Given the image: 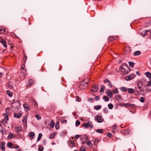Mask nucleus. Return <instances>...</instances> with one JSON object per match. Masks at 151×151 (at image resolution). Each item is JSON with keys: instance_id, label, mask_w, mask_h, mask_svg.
<instances>
[{"instance_id": "1", "label": "nucleus", "mask_w": 151, "mask_h": 151, "mask_svg": "<svg viewBox=\"0 0 151 151\" xmlns=\"http://www.w3.org/2000/svg\"><path fill=\"white\" fill-rule=\"evenodd\" d=\"M120 69L121 71L124 74H126L129 73L130 71V68L127 65L123 64L120 67Z\"/></svg>"}, {"instance_id": "2", "label": "nucleus", "mask_w": 151, "mask_h": 151, "mask_svg": "<svg viewBox=\"0 0 151 151\" xmlns=\"http://www.w3.org/2000/svg\"><path fill=\"white\" fill-rule=\"evenodd\" d=\"M9 114V112H6L3 114L4 119H2L1 120V122L3 124H5L6 122H7L8 120V116Z\"/></svg>"}, {"instance_id": "3", "label": "nucleus", "mask_w": 151, "mask_h": 151, "mask_svg": "<svg viewBox=\"0 0 151 151\" xmlns=\"http://www.w3.org/2000/svg\"><path fill=\"white\" fill-rule=\"evenodd\" d=\"M135 76V74H131L130 75L126 76L124 77L125 79L127 81H130L133 79Z\"/></svg>"}, {"instance_id": "4", "label": "nucleus", "mask_w": 151, "mask_h": 151, "mask_svg": "<svg viewBox=\"0 0 151 151\" xmlns=\"http://www.w3.org/2000/svg\"><path fill=\"white\" fill-rule=\"evenodd\" d=\"M96 121L98 123H101L104 121L102 116L99 115L96 116L95 117Z\"/></svg>"}, {"instance_id": "5", "label": "nucleus", "mask_w": 151, "mask_h": 151, "mask_svg": "<svg viewBox=\"0 0 151 151\" xmlns=\"http://www.w3.org/2000/svg\"><path fill=\"white\" fill-rule=\"evenodd\" d=\"M142 83L141 82H139L138 84V87L137 88L139 89V91L140 92H143L144 91V89L142 87Z\"/></svg>"}, {"instance_id": "6", "label": "nucleus", "mask_w": 151, "mask_h": 151, "mask_svg": "<svg viewBox=\"0 0 151 151\" xmlns=\"http://www.w3.org/2000/svg\"><path fill=\"white\" fill-rule=\"evenodd\" d=\"M14 128L15 130L17 132L21 131L22 130V127L21 126H16Z\"/></svg>"}, {"instance_id": "7", "label": "nucleus", "mask_w": 151, "mask_h": 151, "mask_svg": "<svg viewBox=\"0 0 151 151\" xmlns=\"http://www.w3.org/2000/svg\"><path fill=\"white\" fill-rule=\"evenodd\" d=\"M15 85L12 82H9L6 85L7 87L9 88L12 89L13 88V86Z\"/></svg>"}, {"instance_id": "8", "label": "nucleus", "mask_w": 151, "mask_h": 151, "mask_svg": "<svg viewBox=\"0 0 151 151\" xmlns=\"http://www.w3.org/2000/svg\"><path fill=\"white\" fill-rule=\"evenodd\" d=\"M0 148L3 151H5V144L4 142H1Z\"/></svg>"}, {"instance_id": "9", "label": "nucleus", "mask_w": 151, "mask_h": 151, "mask_svg": "<svg viewBox=\"0 0 151 151\" xmlns=\"http://www.w3.org/2000/svg\"><path fill=\"white\" fill-rule=\"evenodd\" d=\"M22 114L21 113H15L14 115V116L17 118H20L22 116Z\"/></svg>"}, {"instance_id": "10", "label": "nucleus", "mask_w": 151, "mask_h": 151, "mask_svg": "<svg viewBox=\"0 0 151 151\" xmlns=\"http://www.w3.org/2000/svg\"><path fill=\"white\" fill-rule=\"evenodd\" d=\"M23 107L25 111H28L29 109V107L28 105L24 104H23Z\"/></svg>"}, {"instance_id": "11", "label": "nucleus", "mask_w": 151, "mask_h": 151, "mask_svg": "<svg viewBox=\"0 0 151 151\" xmlns=\"http://www.w3.org/2000/svg\"><path fill=\"white\" fill-rule=\"evenodd\" d=\"M0 42L5 47H7V44L6 41L4 39L1 40Z\"/></svg>"}, {"instance_id": "12", "label": "nucleus", "mask_w": 151, "mask_h": 151, "mask_svg": "<svg viewBox=\"0 0 151 151\" xmlns=\"http://www.w3.org/2000/svg\"><path fill=\"white\" fill-rule=\"evenodd\" d=\"M34 81L32 79L29 80L28 82V84L27 85V86H30L34 83Z\"/></svg>"}, {"instance_id": "13", "label": "nucleus", "mask_w": 151, "mask_h": 151, "mask_svg": "<svg viewBox=\"0 0 151 151\" xmlns=\"http://www.w3.org/2000/svg\"><path fill=\"white\" fill-rule=\"evenodd\" d=\"M106 93L108 96L110 98H112L113 97V94L111 91H106Z\"/></svg>"}, {"instance_id": "14", "label": "nucleus", "mask_w": 151, "mask_h": 151, "mask_svg": "<svg viewBox=\"0 0 151 151\" xmlns=\"http://www.w3.org/2000/svg\"><path fill=\"white\" fill-rule=\"evenodd\" d=\"M15 136L14 135L13 133H10L7 137L8 139H11L12 138H14Z\"/></svg>"}, {"instance_id": "15", "label": "nucleus", "mask_w": 151, "mask_h": 151, "mask_svg": "<svg viewBox=\"0 0 151 151\" xmlns=\"http://www.w3.org/2000/svg\"><path fill=\"white\" fill-rule=\"evenodd\" d=\"M145 75L148 78H150V79H151V73L149 72H147L145 73Z\"/></svg>"}, {"instance_id": "16", "label": "nucleus", "mask_w": 151, "mask_h": 151, "mask_svg": "<svg viewBox=\"0 0 151 151\" xmlns=\"http://www.w3.org/2000/svg\"><path fill=\"white\" fill-rule=\"evenodd\" d=\"M27 115L24 116L23 117V119H22V122L23 123H24V122H27Z\"/></svg>"}, {"instance_id": "17", "label": "nucleus", "mask_w": 151, "mask_h": 151, "mask_svg": "<svg viewBox=\"0 0 151 151\" xmlns=\"http://www.w3.org/2000/svg\"><path fill=\"white\" fill-rule=\"evenodd\" d=\"M129 103H122L121 104H120V105L122 106H123L127 107H129Z\"/></svg>"}, {"instance_id": "18", "label": "nucleus", "mask_w": 151, "mask_h": 151, "mask_svg": "<svg viewBox=\"0 0 151 151\" xmlns=\"http://www.w3.org/2000/svg\"><path fill=\"white\" fill-rule=\"evenodd\" d=\"M88 139V137L86 135L83 136L81 138V139H83V140L85 141L86 142L87 141Z\"/></svg>"}, {"instance_id": "19", "label": "nucleus", "mask_w": 151, "mask_h": 151, "mask_svg": "<svg viewBox=\"0 0 151 151\" xmlns=\"http://www.w3.org/2000/svg\"><path fill=\"white\" fill-rule=\"evenodd\" d=\"M101 106L100 105H98L94 106V108L96 110H99L101 109Z\"/></svg>"}, {"instance_id": "20", "label": "nucleus", "mask_w": 151, "mask_h": 151, "mask_svg": "<svg viewBox=\"0 0 151 151\" xmlns=\"http://www.w3.org/2000/svg\"><path fill=\"white\" fill-rule=\"evenodd\" d=\"M115 99L118 101L122 99V97L120 95H116L115 96Z\"/></svg>"}, {"instance_id": "21", "label": "nucleus", "mask_w": 151, "mask_h": 151, "mask_svg": "<svg viewBox=\"0 0 151 151\" xmlns=\"http://www.w3.org/2000/svg\"><path fill=\"white\" fill-rule=\"evenodd\" d=\"M28 134L32 138H34V136L35 135V133L33 132H29Z\"/></svg>"}, {"instance_id": "22", "label": "nucleus", "mask_w": 151, "mask_h": 151, "mask_svg": "<svg viewBox=\"0 0 151 151\" xmlns=\"http://www.w3.org/2000/svg\"><path fill=\"white\" fill-rule=\"evenodd\" d=\"M87 122L88 124L89 127H91V128H92L93 127V123H92V122L89 121H88Z\"/></svg>"}, {"instance_id": "23", "label": "nucleus", "mask_w": 151, "mask_h": 151, "mask_svg": "<svg viewBox=\"0 0 151 151\" xmlns=\"http://www.w3.org/2000/svg\"><path fill=\"white\" fill-rule=\"evenodd\" d=\"M6 93L10 97H11L13 95V93L12 92L9 91H6Z\"/></svg>"}, {"instance_id": "24", "label": "nucleus", "mask_w": 151, "mask_h": 151, "mask_svg": "<svg viewBox=\"0 0 151 151\" xmlns=\"http://www.w3.org/2000/svg\"><path fill=\"white\" fill-rule=\"evenodd\" d=\"M103 99L105 101L107 102L109 100V97L105 96L103 97Z\"/></svg>"}, {"instance_id": "25", "label": "nucleus", "mask_w": 151, "mask_h": 151, "mask_svg": "<svg viewBox=\"0 0 151 151\" xmlns=\"http://www.w3.org/2000/svg\"><path fill=\"white\" fill-rule=\"evenodd\" d=\"M6 29L4 27L0 28V33H3L6 31Z\"/></svg>"}, {"instance_id": "26", "label": "nucleus", "mask_w": 151, "mask_h": 151, "mask_svg": "<svg viewBox=\"0 0 151 151\" xmlns=\"http://www.w3.org/2000/svg\"><path fill=\"white\" fill-rule=\"evenodd\" d=\"M128 91L129 93H132L134 92V90L132 88H129L128 89Z\"/></svg>"}, {"instance_id": "27", "label": "nucleus", "mask_w": 151, "mask_h": 151, "mask_svg": "<svg viewBox=\"0 0 151 151\" xmlns=\"http://www.w3.org/2000/svg\"><path fill=\"white\" fill-rule=\"evenodd\" d=\"M55 125V122L53 120H52L51 121V122L50 124V126L52 127L53 128L54 127Z\"/></svg>"}, {"instance_id": "28", "label": "nucleus", "mask_w": 151, "mask_h": 151, "mask_svg": "<svg viewBox=\"0 0 151 151\" xmlns=\"http://www.w3.org/2000/svg\"><path fill=\"white\" fill-rule=\"evenodd\" d=\"M94 88V89L91 90V91L92 92L96 91L98 90V87L97 85H95L93 87Z\"/></svg>"}, {"instance_id": "29", "label": "nucleus", "mask_w": 151, "mask_h": 151, "mask_svg": "<svg viewBox=\"0 0 151 151\" xmlns=\"http://www.w3.org/2000/svg\"><path fill=\"white\" fill-rule=\"evenodd\" d=\"M121 91H122L126 92L127 91V88L125 87H122L121 88Z\"/></svg>"}, {"instance_id": "30", "label": "nucleus", "mask_w": 151, "mask_h": 151, "mask_svg": "<svg viewBox=\"0 0 151 151\" xmlns=\"http://www.w3.org/2000/svg\"><path fill=\"white\" fill-rule=\"evenodd\" d=\"M108 106L109 109H111L113 108V105L111 103H109L108 105Z\"/></svg>"}, {"instance_id": "31", "label": "nucleus", "mask_w": 151, "mask_h": 151, "mask_svg": "<svg viewBox=\"0 0 151 151\" xmlns=\"http://www.w3.org/2000/svg\"><path fill=\"white\" fill-rule=\"evenodd\" d=\"M134 55H139L141 54V52L139 51H137L135 52H134Z\"/></svg>"}, {"instance_id": "32", "label": "nucleus", "mask_w": 151, "mask_h": 151, "mask_svg": "<svg viewBox=\"0 0 151 151\" xmlns=\"http://www.w3.org/2000/svg\"><path fill=\"white\" fill-rule=\"evenodd\" d=\"M42 134L41 133H40L39 134L38 137L37 139V141H39L41 139L42 137Z\"/></svg>"}, {"instance_id": "33", "label": "nucleus", "mask_w": 151, "mask_h": 151, "mask_svg": "<svg viewBox=\"0 0 151 151\" xmlns=\"http://www.w3.org/2000/svg\"><path fill=\"white\" fill-rule=\"evenodd\" d=\"M147 30H145L142 33V35L143 36H145L147 35Z\"/></svg>"}, {"instance_id": "34", "label": "nucleus", "mask_w": 151, "mask_h": 151, "mask_svg": "<svg viewBox=\"0 0 151 151\" xmlns=\"http://www.w3.org/2000/svg\"><path fill=\"white\" fill-rule=\"evenodd\" d=\"M87 145H88L90 147H91L92 146V143L90 141H88L86 143Z\"/></svg>"}, {"instance_id": "35", "label": "nucleus", "mask_w": 151, "mask_h": 151, "mask_svg": "<svg viewBox=\"0 0 151 151\" xmlns=\"http://www.w3.org/2000/svg\"><path fill=\"white\" fill-rule=\"evenodd\" d=\"M134 92L136 95H138L139 94V91L137 89V88L136 87H135V90H134Z\"/></svg>"}, {"instance_id": "36", "label": "nucleus", "mask_w": 151, "mask_h": 151, "mask_svg": "<svg viewBox=\"0 0 151 151\" xmlns=\"http://www.w3.org/2000/svg\"><path fill=\"white\" fill-rule=\"evenodd\" d=\"M59 124L58 122H57L55 124V128L57 129H58L59 128Z\"/></svg>"}, {"instance_id": "37", "label": "nucleus", "mask_w": 151, "mask_h": 151, "mask_svg": "<svg viewBox=\"0 0 151 151\" xmlns=\"http://www.w3.org/2000/svg\"><path fill=\"white\" fill-rule=\"evenodd\" d=\"M129 65L131 67H133L134 66V63L133 62H128Z\"/></svg>"}, {"instance_id": "38", "label": "nucleus", "mask_w": 151, "mask_h": 151, "mask_svg": "<svg viewBox=\"0 0 151 151\" xmlns=\"http://www.w3.org/2000/svg\"><path fill=\"white\" fill-rule=\"evenodd\" d=\"M80 151H86V150L85 147L84 146H82L81 147V148L80 149Z\"/></svg>"}, {"instance_id": "39", "label": "nucleus", "mask_w": 151, "mask_h": 151, "mask_svg": "<svg viewBox=\"0 0 151 151\" xmlns=\"http://www.w3.org/2000/svg\"><path fill=\"white\" fill-rule=\"evenodd\" d=\"M56 134V133H54L52 134L51 135H50L49 137V138L50 139H51L52 138L55 136V134Z\"/></svg>"}, {"instance_id": "40", "label": "nucleus", "mask_w": 151, "mask_h": 151, "mask_svg": "<svg viewBox=\"0 0 151 151\" xmlns=\"http://www.w3.org/2000/svg\"><path fill=\"white\" fill-rule=\"evenodd\" d=\"M80 124V122L78 120H77L76 122V127L78 126Z\"/></svg>"}, {"instance_id": "41", "label": "nucleus", "mask_w": 151, "mask_h": 151, "mask_svg": "<svg viewBox=\"0 0 151 151\" xmlns=\"http://www.w3.org/2000/svg\"><path fill=\"white\" fill-rule=\"evenodd\" d=\"M44 149V147L42 146H40L38 148V151H43Z\"/></svg>"}, {"instance_id": "42", "label": "nucleus", "mask_w": 151, "mask_h": 151, "mask_svg": "<svg viewBox=\"0 0 151 151\" xmlns=\"http://www.w3.org/2000/svg\"><path fill=\"white\" fill-rule=\"evenodd\" d=\"M105 88V87L104 86H102L101 88V89H100V92H104V91Z\"/></svg>"}, {"instance_id": "43", "label": "nucleus", "mask_w": 151, "mask_h": 151, "mask_svg": "<svg viewBox=\"0 0 151 151\" xmlns=\"http://www.w3.org/2000/svg\"><path fill=\"white\" fill-rule=\"evenodd\" d=\"M96 132L99 133H102L103 132V130L102 129H97L96 130Z\"/></svg>"}, {"instance_id": "44", "label": "nucleus", "mask_w": 151, "mask_h": 151, "mask_svg": "<svg viewBox=\"0 0 151 151\" xmlns=\"http://www.w3.org/2000/svg\"><path fill=\"white\" fill-rule=\"evenodd\" d=\"M0 132L4 135L6 134V131L5 130H2L0 131Z\"/></svg>"}, {"instance_id": "45", "label": "nucleus", "mask_w": 151, "mask_h": 151, "mask_svg": "<svg viewBox=\"0 0 151 151\" xmlns=\"http://www.w3.org/2000/svg\"><path fill=\"white\" fill-rule=\"evenodd\" d=\"M13 145V143L11 142H9L7 144V146L10 148H11V147Z\"/></svg>"}, {"instance_id": "46", "label": "nucleus", "mask_w": 151, "mask_h": 151, "mask_svg": "<svg viewBox=\"0 0 151 151\" xmlns=\"http://www.w3.org/2000/svg\"><path fill=\"white\" fill-rule=\"evenodd\" d=\"M145 98L143 97H141L140 98V101L142 103H143L145 102Z\"/></svg>"}, {"instance_id": "47", "label": "nucleus", "mask_w": 151, "mask_h": 151, "mask_svg": "<svg viewBox=\"0 0 151 151\" xmlns=\"http://www.w3.org/2000/svg\"><path fill=\"white\" fill-rule=\"evenodd\" d=\"M76 101L77 102H80L81 101V99H80L78 96H76Z\"/></svg>"}, {"instance_id": "48", "label": "nucleus", "mask_w": 151, "mask_h": 151, "mask_svg": "<svg viewBox=\"0 0 151 151\" xmlns=\"http://www.w3.org/2000/svg\"><path fill=\"white\" fill-rule=\"evenodd\" d=\"M83 126L84 127L86 128H88L89 126L88 122L87 123H84L83 124Z\"/></svg>"}, {"instance_id": "49", "label": "nucleus", "mask_w": 151, "mask_h": 151, "mask_svg": "<svg viewBox=\"0 0 151 151\" xmlns=\"http://www.w3.org/2000/svg\"><path fill=\"white\" fill-rule=\"evenodd\" d=\"M104 82L105 83H109L110 82H111L110 81L108 80V78H107L106 79H105L104 81Z\"/></svg>"}, {"instance_id": "50", "label": "nucleus", "mask_w": 151, "mask_h": 151, "mask_svg": "<svg viewBox=\"0 0 151 151\" xmlns=\"http://www.w3.org/2000/svg\"><path fill=\"white\" fill-rule=\"evenodd\" d=\"M35 116H36V118L38 120H40V119H41V117L39 115H35Z\"/></svg>"}, {"instance_id": "51", "label": "nucleus", "mask_w": 151, "mask_h": 151, "mask_svg": "<svg viewBox=\"0 0 151 151\" xmlns=\"http://www.w3.org/2000/svg\"><path fill=\"white\" fill-rule=\"evenodd\" d=\"M26 70L24 69H21V72L22 73H24L23 75H24V76H25L26 73Z\"/></svg>"}, {"instance_id": "52", "label": "nucleus", "mask_w": 151, "mask_h": 151, "mask_svg": "<svg viewBox=\"0 0 151 151\" xmlns=\"http://www.w3.org/2000/svg\"><path fill=\"white\" fill-rule=\"evenodd\" d=\"M104 113L106 114H107L108 112V109L107 108H104Z\"/></svg>"}, {"instance_id": "53", "label": "nucleus", "mask_w": 151, "mask_h": 151, "mask_svg": "<svg viewBox=\"0 0 151 151\" xmlns=\"http://www.w3.org/2000/svg\"><path fill=\"white\" fill-rule=\"evenodd\" d=\"M94 99L92 98H90L88 99V101L89 102H92L93 100Z\"/></svg>"}, {"instance_id": "54", "label": "nucleus", "mask_w": 151, "mask_h": 151, "mask_svg": "<svg viewBox=\"0 0 151 151\" xmlns=\"http://www.w3.org/2000/svg\"><path fill=\"white\" fill-rule=\"evenodd\" d=\"M135 106V105L134 104H131L130 103L129 104V107H134Z\"/></svg>"}, {"instance_id": "55", "label": "nucleus", "mask_w": 151, "mask_h": 151, "mask_svg": "<svg viewBox=\"0 0 151 151\" xmlns=\"http://www.w3.org/2000/svg\"><path fill=\"white\" fill-rule=\"evenodd\" d=\"M118 92V91L117 89H116L113 91V93L114 94H117Z\"/></svg>"}, {"instance_id": "56", "label": "nucleus", "mask_w": 151, "mask_h": 151, "mask_svg": "<svg viewBox=\"0 0 151 151\" xmlns=\"http://www.w3.org/2000/svg\"><path fill=\"white\" fill-rule=\"evenodd\" d=\"M109 39L111 41H113L114 39H115L114 37L110 36L109 37Z\"/></svg>"}, {"instance_id": "57", "label": "nucleus", "mask_w": 151, "mask_h": 151, "mask_svg": "<svg viewBox=\"0 0 151 151\" xmlns=\"http://www.w3.org/2000/svg\"><path fill=\"white\" fill-rule=\"evenodd\" d=\"M94 99L96 101L100 99V98L99 96H97L95 97Z\"/></svg>"}, {"instance_id": "58", "label": "nucleus", "mask_w": 151, "mask_h": 151, "mask_svg": "<svg viewBox=\"0 0 151 151\" xmlns=\"http://www.w3.org/2000/svg\"><path fill=\"white\" fill-rule=\"evenodd\" d=\"M108 85L110 88H112L113 87V85L111 82L109 83Z\"/></svg>"}, {"instance_id": "59", "label": "nucleus", "mask_w": 151, "mask_h": 151, "mask_svg": "<svg viewBox=\"0 0 151 151\" xmlns=\"http://www.w3.org/2000/svg\"><path fill=\"white\" fill-rule=\"evenodd\" d=\"M107 136L109 137L110 138H111L112 137V134L109 132L107 133Z\"/></svg>"}, {"instance_id": "60", "label": "nucleus", "mask_w": 151, "mask_h": 151, "mask_svg": "<svg viewBox=\"0 0 151 151\" xmlns=\"http://www.w3.org/2000/svg\"><path fill=\"white\" fill-rule=\"evenodd\" d=\"M81 135H76L75 136V137L77 139H78L80 137Z\"/></svg>"}, {"instance_id": "61", "label": "nucleus", "mask_w": 151, "mask_h": 151, "mask_svg": "<svg viewBox=\"0 0 151 151\" xmlns=\"http://www.w3.org/2000/svg\"><path fill=\"white\" fill-rule=\"evenodd\" d=\"M116 125H115V124H114L113 126V127H112V128L113 129H116Z\"/></svg>"}, {"instance_id": "62", "label": "nucleus", "mask_w": 151, "mask_h": 151, "mask_svg": "<svg viewBox=\"0 0 151 151\" xmlns=\"http://www.w3.org/2000/svg\"><path fill=\"white\" fill-rule=\"evenodd\" d=\"M10 109L9 107L5 109V111L6 112H8V111H9Z\"/></svg>"}, {"instance_id": "63", "label": "nucleus", "mask_w": 151, "mask_h": 151, "mask_svg": "<svg viewBox=\"0 0 151 151\" xmlns=\"http://www.w3.org/2000/svg\"><path fill=\"white\" fill-rule=\"evenodd\" d=\"M10 109L9 107L5 109V111L6 112H8V111H9Z\"/></svg>"}, {"instance_id": "64", "label": "nucleus", "mask_w": 151, "mask_h": 151, "mask_svg": "<svg viewBox=\"0 0 151 151\" xmlns=\"http://www.w3.org/2000/svg\"><path fill=\"white\" fill-rule=\"evenodd\" d=\"M42 143L43 145H46V142L45 140H44V141H42Z\"/></svg>"}]
</instances>
